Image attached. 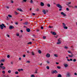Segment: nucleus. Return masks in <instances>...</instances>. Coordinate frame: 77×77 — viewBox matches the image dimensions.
Listing matches in <instances>:
<instances>
[{"mask_svg": "<svg viewBox=\"0 0 77 77\" xmlns=\"http://www.w3.org/2000/svg\"><path fill=\"white\" fill-rule=\"evenodd\" d=\"M14 27L12 26H9V29H10V30H11L12 29H14Z\"/></svg>", "mask_w": 77, "mask_h": 77, "instance_id": "obj_7", "label": "nucleus"}, {"mask_svg": "<svg viewBox=\"0 0 77 77\" xmlns=\"http://www.w3.org/2000/svg\"><path fill=\"white\" fill-rule=\"evenodd\" d=\"M57 6L59 8H62V6L60 5L59 4H58L57 5Z\"/></svg>", "mask_w": 77, "mask_h": 77, "instance_id": "obj_3", "label": "nucleus"}, {"mask_svg": "<svg viewBox=\"0 0 77 77\" xmlns=\"http://www.w3.org/2000/svg\"><path fill=\"white\" fill-rule=\"evenodd\" d=\"M64 66L65 67H68V65L67 64H66L64 65Z\"/></svg>", "mask_w": 77, "mask_h": 77, "instance_id": "obj_14", "label": "nucleus"}, {"mask_svg": "<svg viewBox=\"0 0 77 77\" xmlns=\"http://www.w3.org/2000/svg\"><path fill=\"white\" fill-rule=\"evenodd\" d=\"M27 63H30V61H27L26 62Z\"/></svg>", "mask_w": 77, "mask_h": 77, "instance_id": "obj_52", "label": "nucleus"}, {"mask_svg": "<svg viewBox=\"0 0 77 77\" xmlns=\"http://www.w3.org/2000/svg\"><path fill=\"white\" fill-rule=\"evenodd\" d=\"M64 48H65V49H68V48L66 46H65Z\"/></svg>", "mask_w": 77, "mask_h": 77, "instance_id": "obj_37", "label": "nucleus"}, {"mask_svg": "<svg viewBox=\"0 0 77 77\" xmlns=\"http://www.w3.org/2000/svg\"><path fill=\"white\" fill-rule=\"evenodd\" d=\"M8 73H11V70H8Z\"/></svg>", "mask_w": 77, "mask_h": 77, "instance_id": "obj_32", "label": "nucleus"}, {"mask_svg": "<svg viewBox=\"0 0 77 77\" xmlns=\"http://www.w3.org/2000/svg\"><path fill=\"white\" fill-rule=\"evenodd\" d=\"M24 24H25V25H27V24H28V23L26 22L24 23Z\"/></svg>", "mask_w": 77, "mask_h": 77, "instance_id": "obj_24", "label": "nucleus"}, {"mask_svg": "<svg viewBox=\"0 0 77 77\" xmlns=\"http://www.w3.org/2000/svg\"><path fill=\"white\" fill-rule=\"evenodd\" d=\"M68 53H70V54H72V53L69 51H68Z\"/></svg>", "mask_w": 77, "mask_h": 77, "instance_id": "obj_39", "label": "nucleus"}, {"mask_svg": "<svg viewBox=\"0 0 77 77\" xmlns=\"http://www.w3.org/2000/svg\"><path fill=\"white\" fill-rule=\"evenodd\" d=\"M73 62H75L76 61V60L75 59H74L73 60Z\"/></svg>", "mask_w": 77, "mask_h": 77, "instance_id": "obj_36", "label": "nucleus"}, {"mask_svg": "<svg viewBox=\"0 0 77 77\" xmlns=\"http://www.w3.org/2000/svg\"><path fill=\"white\" fill-rule=\"evenodd\" d=\"M15 74H18V72L16 71L15 72Z\"/></svg>", "mask_w": 77, "mask_h": 77, "instance_id": "obj_30", "label": "nucleus"}, {"mask_svg": "<svg viewBox=\"0 0 77 77\" xmlns=\"http://www.w3.org/2000/svg\"><path fill=\"white\" fill-rule=\"evenodd\" d=\"M32 55H35V54L33 52H32Z\"/></svg>", "mask_w": 77, "mask_h": 77, "instance_id": "obj_42", "label": "nucleus"}, {"mask_svg": "<svg viewBox=\"0 0 77 77\" xmlns=\"http://www.w3.org/2000/svg\"><path fill=\"white\" fill-rule=\"evenodd\" d=\"M20 32H22V33H23V31L22 30H21Z\"/></svg>", "mask_w": 77, "mask_h": 77, "instance_id": "obj_59", "label": "nucleus"}, {"mask_svg": "<svg viewBox=\"0 0 77 77\" xmlns=\"http://www.w3.org/2000/svg\"><path fill=\"white\" fill-rule=\"evenodd\" d=\"M63 27L64 29H68V27H67V26H64Z\"/></svg>", "mask_w": 77, "mask_h": 77, "instance_id": "obj_15", "label": "nucleus"}, {"mask_svg": "<svg viewBox=\"0 0 77 77\" xmlns=\"http://www.w3.org/2000/svg\"><path fill=\"white\" fill-rule=\"evenodd\" d=\"M32 15H34V16H35V14L34 13H32Z\"/></svg>", "mask_w": 77, "mask_h": 77, "instance_id": "obj_44", "label": "nucleus"}, {"mask_svg": "<svg viewBox=\"0 0 77 77\" xmlns=\"http://www.w3.org/2000/svg\"><path fill=\"white\" fill-rule=\"evenodd\" d=\"M38 53H39V54H41V51L40 50L38 51Z\"/></svg>", "mask_w": 77, "mask_h": 77, "instance_id": "obj_26", "label": "nucleus"}, {"mask_svg": "<svg viewBox=\"0 0 77 77\" xmlns=\"http://www.w3.org/2000/svg\"><path fill=\"white\" fill-rule=\"evenodd\" d=\"M17 10H18V11H20V12H22V9H20L18 8L17 9Z\"/></svg>", "mask_w": 77, "mask_h": 77, "instance_id": "obj_19", "label": "nucleus"}, {"mask_svg": "<svg viewBox=\"0 0 77 77\" xmlns=\"http://www.w3.org/2000/svg\"><path fill=\"white\" fill-rule=\"evenodd\" d=\"M63 27L64 26V27H65V26H66V25H65V23H63Z\"/></svg>", "mask_w": 77, "mask_h": 77, "instance_id": "obj_25", "label": "nucleus"}, {"mask_svg": "<svg viewBox=\"0 0 77 77\" xmlns=\"http://www.w3.org/2000/svg\"><path fill=\"white\" fill-rule=\"evenodd\" d=\"M18 71H19V72H20V71H21V69H19Z\"/></svg>", "mask_w": 77, "mask_h": 77, "instance_id": "obj_50", "label": "nucleus"}, {"mask_svg": "<svg viewBox=\"0 0 77 77\" xmlns=\"http://www.w3.org/2000/svg\"><path fill=\"white\" fill-rule=\"evenodd\" d=\"M2 77H6V76L5 75H3Z\"/></svg>", "mask_w": 77, "mask_h": 77, "instance_id": "obj_56", "label": "nucleus"}, {"mask_svg": "<svg viewBox=\"0 0 77 77\" xmlns=\"http://www.w3.org/2000/svg\"><path fill=\"white\" fill-rule=\"evenodd\" d=\"M4 65V64H3V63H1V64H0V65L1 66H3Z\"/></svg>", "mask_w": 77, "mask_h": 77, "instance_id": "obj_33", "label": "nucleus"}, {"mask_svg": "<svg viewBox=\"0 0 77 77\" xmlns=\"http://www.w3.org/2000/svg\"><path fill=\"white\" fill-rule=\"evenodd\" d=\"M20 70L21 71H23V69H21Z\"/></svg>", "mask_w": 77, "mask_h": 77, "instance_id": "obj_64", "label": "nucleus"}, {"mask_svg": "<svg viewBox=\"0 0 77 77\" xmlns=\"http://www.w3.org/2000/svg\"><path fill=\"white\" fill-rule=\"evenodd\" d=\"M60 38H59L58 40V42H57V44L58 45V44H61V41L60 40Z\"/></svg>", "mask_w": 77, "mask_h": 77, "instance_id": "obj_5", "label": "nucleus"}, {"mask_svg": "<svg viewBox=\"0 0 77 77\" xmlns=\"http://www.w3.org/2000/svg\"><path fill=\"white\" fill-rule=\"evenodd\" d=\"M5 60L4 59L1 60L0 61V63H2L3 62H5Z\"/></svg>", "mask_w": 77, "mask_h": 77, "instance_id": "obj_8", "label": "nucleus"}, {"mask_svg": "<svg viewBox=\"0 0 77 77\" xmlns=\"http://www.w3.org/2000/svg\"><path fill=\"white\" fill-rule=\"evenodd\" d=\"M61 15H63V16L64 17H65V16H66V14H65L64 13H63V12H61Z\"/></svg>", "mask_w": 77, "mask_h": 77, "instance_id": "obj_10", "label": "nucleus"}, {"mask_svg": "<svg viewBox=\"0 0 77 77\" xmlns=\"http://www.w3.org/2000/svg\"><path fill=\"white\" fill-rule=\"evenodd\" d=\"M46 38V37L45 36L43 37V39H45Z\"/></svg>", "mask_w": 77, "mask_h": 77, "instance_id": "obj_43", "label": "nucleus"}, {"mask_svg": "<svg viewBox=\"0 0 77 77\" xmlns=\"http://www.w3.org/2000/svg\"><path fill=\"white\" fill-rule=\"evenodd\" d=\"M19 60H21V58L20 57V58H19Z\"/></svg>", "mask_w": 77, "mask_h": 77, "instance_id": "obj_61", "label": "nucleus"}, {"mask_svg": "<svg viewBox=\"0 0 77 77\" xmlns=\"http://www.w3.org/2000/svg\"><path fill=\"white\" fill-rule=\"evenodd\" d=\"M0 27H1V29H3V25H2V24L0 25Z\"/></svg>", "mask_w": 77, "mask_h": 77, "instance_id": "obj_13", "label": "nucleus"}, {"mask_svg": "<svg viewBox=\"0 0 77 77\" xmlns=\"http://www.w3.org/2000/svg\"><path fill=\"white\" fill-rule=\"evenodd\" d=\"M67 6H68V7H69V8H71L72 7L71 6L69 5L68 4L67 5Z\"/></svg>", "mask_w": 77, "mask_h": 77, "instance_id": "obj_38", "label": "nucleus"}, {"mask_svg": "<svg viewBox=\"0 0 77 77\" xmlns=\"http://www.w3.org/2000/svg\"><path fill=\"white\" fill-rule=\"evenodd\" d=\"M30 3H33V1H32V0H31Z\"/></svg>", "mask_w": 77, "mask_h": 77, "instance_id": "obj_47", "label": "nucleus"}, {"mask_svg": "<svg viewBox=\"0 0 77 77\" xmlns=\"http://www.w3.org/2000/svg\"><path fill=\"white\" fill-rule=\"evenodd\" d=\"M41 29H44V27H43V26H41Z\"/></svg>", "mask_w": 77, "mask_h": 77, "instance_id": "obj_48", "label": "nucleus"}, {"mask_svg": "<svg viewBox=\"0 0 77 77\" xmlns=\"http://www.w3.org/2000/svg\"><path fill=\"white\" fill-rule=\"evenodd\" d=\"M42 12H43L44 14H46V12H48V10H47L46 11H45V10L43 9L42 10Z\"/></svg>", "mask_w": 77, "mask_h": 77, "instance_id": "obj_1", "label": "nucleus"}, {"mask_svg": "<svg viewBox=\"0 0 77 77\" xmlns=\"http://www.w3.org/2000/svg\"><path fill=\"white\" fill-rule=\"evenodd\" d=\"M0 68H1L2 69H3V70L4 69H6V67H5L3 66H1L0 65Z\"/></svg>", "mask_w": 77, "mask_h": 77, "instance_id": "obj_2", "label": "nucleus"}, {"mask_svg": "<svg viewBox=\"0 0 77 77\" xmlns=\"http://www.w3.org/2000/svg\"><path fill=\"white\" fill-rule=\"evenodd\" d=\"M40 5L41 6H44V4L42 2H41L40 3Z\"/></svg>", "mask_w": 77, "mask_h": 77, "instance_id": "obj_11", "label": "nucleus"}, {"mask_svg": "<svg viewBox=\"0 0 77 77\" xmlns=\"http://www.w3.org/2000/svg\"><path fill=\"white\" fill-rule=\"evenodd\" d=\"M47 6H48V7H50V5L49 4H47Z\"/></svg>", "mask_w": 77, "mask_h": 77, "instance_id": "obj_20", "label": "nucleus"}, {"mask_svg": "<svg viewBox=\"0 0 77 77\" xmlns=\"http://www.w3.org/2000/svg\"><path fill=\"white\" fill-rule=\"evenodd\" d=\"M57 71L56 70L53 71L52 72V74H54V73H55V74H57Z\"/></svg>", "mask_w": 77, "mask_h": 77, "instance_id": "obj_6", "label": "nucleus"}, {"mask_svg": "<svg viewBox=\"0 0 77 77\" xmlns=\"http://www.w3.org/2000/svg\"><path fill=\"white\" fill-rule=\"evenodd\" d=\"M74 75H77V73H75Z\"/></svg>", "mask_w": 77, "mask_h": 77, "instance_id": "obj_51", "label": "nucleus"}, {"mask_svg": "<svg viewBox=\"0 0 77 77\" xmlns=\"http://www.w3.org/2000/svg\"><path fill=\"white\" fill-rule=\"evenodd\" d=\"M6 8H7V9H9V7L8 6L6 7Z\"/></svg>", "mask_w": 77, "mask_h": 77, "instance_id": "obj_63", "label": "nucleus"}, {"mask_svg": "<svg viewBox=\"0 0 77 77\" xmlns=\"http://www.w3.org/2000/svg\"><path fill=\"white\" fill-rule=\"evenodd\" d=\"M73 56H74V55H73V54H72V55H69L68 56H69V57H72Z\"/></svg>", "mask_w": 77, "mask_h": 77, "instance_id": "obj_18", "label": "nucleus"}, {"mask_svg": "<svg viewBox=\"0 0 77 77\" xmlns=\"http://www.w3.org/2000/svg\"><path fill=\"white\" fill-rule=\"evenodd\" d=\"M26 30L28 32H30V29L29 28L26 29Z\"/></svg>", "mask_w": 77, "mask_h": 77, "instance_id": "obj_12", "label": "nucleus"}, {"mask_svg": "<svg viewBox=\"0 0 77 77\" xmlns=\"http://www.w3.org/2000/svg\"><path fill=\"white\" fill-rule=\"evenodd\" d=\"M7 57H8V58H9L10 57V56L9 55H7Z\"/></svg>", "mask_w": 77, "mask_h": 77, "instance_id": "obj_40", "label": "nucleus"}, {"mask_svg": "<svg viewBox=\"0 0 77 77\" xmlns=\"http://www.w3.org/2000/svg\"><path fill=\"white\" fill-rule=\"evenodd\" d=\"M70 61H72V59H70Z\"/></svg>", "mask_w": 77, "mask_h": 77, "instance_id": "obj_58", "label": "nucleus"}, {"mask_svg": "<svg viewBox=\"0 0 77 77\" xmlns=\"http://www.w3.org/2000/svg\"><path fill=\"white\" fill-rule=\"evenodd\" d=\"M23 57H26V55H23Z\"/></svg>", "mask_w": 77, "mask_h": 77, "instance_id": "obj_54", "label": "nucleus"}, {"mask_svg": "<svg viewBox=\"0 0 77 77\" xmlns=\"http://www.w3.org/2000/svg\"><path fill=\"white\" fill-rule=\"evenodd\" d=\"M2 25L3 26H4V27L5 28H6V26H5V25L3 23L2 24Z\"/></svg>", "mask_w": 77, "mask_h": 77, "instance_id": "obj_23", "label": "nucleus"}, {"mask_svg": "<svg viewBox=\"0 0 77 77\" xmlns=\"http://www.w3.org/2000/svg\"><path fill=\"white\" fill-rule=\"evenodd\" d=\"M8 16L10 17V18H12V15H8Z\"/></svg>", "mask_w": 77, "mask_h": 77, "instance_id": "obj_31", "label": "nucleus"}, {"mask_svg": "<svg viewBox=\"0 0 77 77\" xmlns=\"http://www.w3.org/2000/svg\"><path fill=\"white\" fill-rule=\"evenodd\" d=\"M11 3H14V1H12V0H11Z\"/></svg>", "mask_w": 77, "mask_h": 77, "instance_id": "obj_49", "label": "nucleus"}, {"mask_svg": "<svg viewBox=\"0 0 77 77\" xmlns=\"http://www.w3.org/2000/svg\"><path fill=\"white\" fill-rule=\"evenodd\" d=\"M54 56H55V57H57V54H54Z\"/></svg>", "mask_w": 77, "mask_h": 77, "instance_id": "obj_35", "label": "nucleus"}, {"mask_svg": "<svg viewBox=\"0 0 77 77\" xmlns=\"http://www.w3.org/2000/svg\"><path fill=\"white\" fill-rule=\"evenodd\" d=\"M37 32H39V29H37L36 31Z\"/></svg>", "mask_w": 77, "mask_h": 77, "instance_id": "obj_60", "label": "nucleus"}, {"mask_svg": "<svg viewBox=\"0 0 77 77\" xmlns=\"http://www.w3.org/2000/svg\"><path fill=\"white\" fill-rule=\"evenodd\" d=\"M66 10H67V11H69V8H66Z\"/></svg>", "mask_w": 77, "mask_h": 77, "instance_id": "obj_53", "label": "nucleus"}, {"mask_svg": "<svg viewBox=\"0 0 77 77\" xmlns=\"http://www.w3.org/2000/svg\"><path fill=\"white\" fill-rule=\"evenodd\" d=\"M3 74H5V71H2Z\"/></svg>", "mask_w": 77, "mask_h": 77, "instance_id": "obj_45", "label": "nucleus"}, {"mask_svg": "<svg viewBox=\"0 0 77 77\" xmlns=\"http://www.w3.org/2000/svg\"><path fill=\"white\" fill-rule=\"evenodd\" d=\"M57 68L58 69H60V68H61L60 66H57Z\"/></svg>", "mask_w": 77, "mask_h": 77, "instance_id": "obj_27", "label": "nucleus"}, {"mask_svg": "<svg viewBox=\"0 0 77 77\" xmlns=\"http://www.w3.org/2000/svg\"><path fill=\"white\" fill-rule=\"evenodd\" d=\"M47 69H50V67L48 66H47L46 67Z\"/></svg>", "mask_w": 77, "mask_h": 77, "instance_id": "obj_29", "label": "nucleus"}, {"mask_svg": "<svg viewBox=\"0 0 77 77\" xmlns=\"http://www.w3.org/2000/svg\"><path fill=\"white\" fill-rule=\"evenodd\" d=\"M46 57H50V54H47L46 55Z\"/></svg>", "mask_w": 77, "mask_h": 77, "instance_id": "obj_9", "label": "nucleus"}, {"mask_svg": "<svg viewBox=\"0 0 77 77\" xmlns=\"http://www.w3.org/2000/svg\"><path fill=\"white\" fill-rule=\"evenodd\" d=\"M31 77H35V75H31Z\"/></svg>", "mask_w": 77, "mask_h": 77, "instance_id": "obj_34", "label": "nucleus"}, {"mask_svg": "<svg viewBox=\"0 0 77 77\" xmlns=\"http://www.w3.org/2000/svg\"><path fill=\"white\" fill-rule=\"evenodd\" d=\"M27 1V0H23L22 1L23 3H24V2H26Z\"/></svg>", "mask_w": 77, "mask_h": 77, "instance_id": "obj_22", "label": "nucleus"}, {"mask_svg": "<svg viewBox=\"0 0 77 77\" xmlns=\"http://www.w3.org/2000/svg\"><path fill=\"white\" fill-rule=\"evenodd\" d=\"M37 71H38V69H35V74H37V73H38V72H37Z\"/></svg>", "mask_w": 77, "mask_h": 77, "instance_id": "obj_16", "label": "nucleus"}, {"mask_svg": "<svg viewBox=\"0 0 77 77\" xmlns=\"http://www.w3.org/2000/svg\"><path fill=\"white\" fill-rule=\"evenodd\" d=\"M66 75L67 77H69L71 76V73H69V72H67Z\"/></svg>", "mask_w": 77, "mask_h": 77, "instance_id": "obj_4", "label": "nucleus"}, {"mask_svg": "<svg viewBox=\"0 0 77 77\" xmlns=\"http://www.w3.org/2000/svg\"><path fill=\"white\" fill-rule=\"evenodd\" d=\"M15 24H16V25H18V23L17 22H16L15 23Z\"/></svg>", "mask_w": 77, "mask_h": 77, "instance_id": "obj_46", "label": "nucleus"}, {"mask_svg": "<svg viewBox=\"0 0 77 77\" xmlns=\"http://www.w3.org/2000/svg\"><path fill=\"white\" fill-rule=\"evenodd\" d=\"M46 62L47 63H50V62H49L48 61H47Z\"/></svg>", "mask_w": 77, "mask_h": 77, "instance_id": "obj_55", "label": "nucleus"}, {"mask_svg": "<svg viewBox=\"0 0 77 77\" xmlns=\"http://www.w3.org/2000/svg\"><path fill=\"white\" fill-rule=\"evenodd\" d=\"M16 36H19V34H16Z\"/></svg>", "mask_w": 77, "mask_h": 77, "instance_id": "obj_57", "label": "nucleus"}, {"mask_svg": "<svg viewBox=\"0 0 77 77\" xmlns=\"http://www.w3.org/2000/svg\"><path fill=\"white\" fill-rule=\"evenodd\" d=\"M15 14L16 15H17V14H18V13L17 12H15Z\"/></svg>", "mask_w": 77, "mask_h": 77, "instance_id": "obj_41", "label": "nucleus"}, {"mask_svg": "<svg viewBox=\"0 0 77 77\" xmlns=\"http://www.w3.org/2000/svg\"><path fill=\"white\" fill-rule=\"evenodd\" d=\"M52 34H53L54 35H56V33L55 32H53L52 33Z\"/></svg>", "mask_w": 77, "mask_h": 77, "instance_id": "obj_17", "label": "nucleus"}, {"mask_svg": "<svg viewBox=\"0 0 77 77\" xmlns=\"http://www.w3.org/2000/svg\"><path fill=\"white\" fill-rule=\"evenodd\" d=\"M33 37H36V36L35 35H33Z\"/></svg>", "mask_w": 77, "mask_h": 77, "instance_id": "obj_62", "label": "nucleus"}, {"mask_svg": "<svg viewBox=\"0 0 77 77\" xmlns=\"http://www.w3.org/2000/svg\"><path fill=\"white\" fill-rule=\"evenodd\" d=\"M57 77H62V75H61V74H59L58 75Z\"/></svg>", "mask_w": 77, "mask_h": 77, "instance_id": "obj_21", "label": "nucleus"}, {"mask_svg": "<svg viewBox=\"0 0 77 77\" xmlns=\"http://www.w3.org/2000/svg\"><path fill=\"white\" fill-rule=\"evenodd\" d=\"M32 42H30L28 43L27 44H28V45H29V44H32Z\"/></svg>", "mask_w": 77, "mask_h": 77, "instance_id": "obj_28", "label": "nucleus"}]
</instances>
